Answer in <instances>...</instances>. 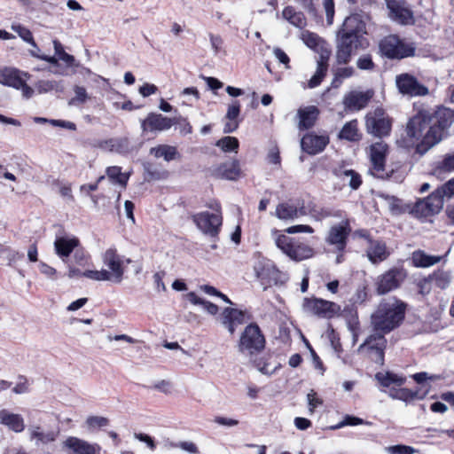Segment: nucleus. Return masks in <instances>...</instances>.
Instances as JSON below:
<instances>
[{"label": "nucleus", "mask_w": 454, "mask_h": 454, "mask_svg": "<svg viewBox=\"0 0 454 454\" xmlns=\"http://www.w3.org/2000/svg\"><path fill=\"white\" fill-rule=\"evenodd\" d=\"M192 221L203 233L215 238L219 234L223 218L221 214L205 211L193 215Z\"/></svg>", "instance_id": "f8f14e48"}, {"label": "nucleus", "mask_w": 454, "mask_h": 454, "mask_svg": "<svg viewBox=\"0 0 454 454\" xmlns=\"http://www.w3.org/2000/svg\"><path fill=\"white\" fill-rule=\"evenodd\" d=\"M327 67L328 64L326 60H324L323 57H321L320 60L317 61V67L315 74L309 81V88L317 87L321 83L323 78L326 74Z\"/></svg>", "instance_id": "ea45409f"}, {"label": "nucleus", "mask_w": 454, "mask_h": 454, "mask_svg": "<svg viewBox=\"0 0 454 454\" xmlns=\"http://www.w3.org/2000/svg\"><path fill=\"white\" fill-rule=\"evenodd\" d=\"M395 83L399 92L403 95L420 97L429 93L427 87L420 83L415 76L408 73L396 75Z\"/></svg>", "instance_id": "ddd939ff"}, {"label": "nucleus", "mask_w": 454, "mask_h": 454, "mask_svg": "<svg viewBox=\"0 0 454 454\" xmlns=\"http://www.w3.org/2000/svg\"><path fill=\"white\" fill-rule=\"evenodd\" d=\"M239 145V142L234 137H224L216 142V146L225 153L237 152Z\"/></svg>", "instance_id": "37998d69"}, {"label": "nucleus", "mask_w": 454, "mask_h": 454, "mask_svg": "<svg viewBox=\"0 0 454 454\" xmlns=\"http://www.w3.org/2000/svg\"><path fill=\"white\" fill-rule=\"evenodd\" d=\"M407 304L396 297L383 299L371 316V324L375 333L370 335L358 348L362 351L365 347L376 354L375 362L384 363V350L387 346L385 334L400 326L404 320Z\"/></svg>", "instance_id": "f03ea898"}, {"label": "nucleus", "mask_w": 454, "mask_h": 454, "mask_svg": "<svg viewBox=\"0 0 454 454\" xmlns=\"http://www.w3.org/2000/svg\"><path fill=\"white\" fill-rule=\"evenodd\" d=\"M265 347V338L260 327L251 323L248 325L242 333L239 342V349L241 353L253 356L260 353Z\"/></svg>", "instance_id": "0eeeda50"}, {"label": "nucleus", "mask_w": 454, "mask_h": 454, "mask_svg": "<svg viewBox=\"0 0 454 454\" xmlns=\"http://www.w3.org/2000/svg\"><path fill=\"white\" fill-rule=\"evenodd\" d=\"M64 447L71 450L74 454H100L101 448L97 443H90L74 436H69L64 442Z\"/></svg>", "instance_id": "aec40b11"}, {"label": "nucleus", "mask_w": 454, "mask_h": 454, "mask_svg": "<svg viewBox=\"0 0 454 454\" xmlns=\"http://www.w3.org/2000/svg\"><path fill=\"white\" fill-rule=\"evenodd\" d=\"M365 127L369 134L377 137L389 135L391 121L381 107H377L373 112L368 113L365 116Z\"/></svg>", "instance_id": "6e6552de"}, {"label": "nucleus", "mask_w": 454, "mask_h": 454, "mask_svg": "<svg viewBox=\"0 0 454 454\" xmlns=\"http://www.w3.org/2000/svg\"><path fill=\"white\" fill-rule=\"evenodd\" d=\"M110 143L109 152L127 154L131 151L130 143L127 137L110 138Z\"/></svg>", "instance_id": "4c0bfd02"}, {"label": "nucleus", "mask_w": 454, "mask_h": 454, "mask_svg": "<svg viewBox=\"0 0 454 454\" xmlns=\"http://www.w3.org/2000/svg\"><path fill=\"white\" fill-rule=\"evenodd\" d=\"M374 377L381 387V392H386L385 388L392 386L402 387L406 382V378L403 375H400L390 371L379 372Z\"/></svg>", "instance_id": "cd10ccee"}, {"label": "nucleus", "mask_w": 454, "mask_h": 454, "mask_svg": "<svg viewBox=\"0 0 454 454\" xmlns=\"http://www.w3.org/2000/svg\"><path fill=\"white\" fill-rule=\"evenodd\" d=\"M452 171H454V153L445 154L435 168V172L438 175L450 173Z\"/></svg>", "instance_id": "79ce46f5"}, {"label": "nucleus", "mask_w": 454, "mask_h": 454, "mask_svg": "<svg viewBox=\"0 0 454 454\" xmlns=\"http://www.w3.org/2000/svg\"><path fill=\"white\" fill-rule=\"evenodd\" d=\"M301 308L304 313L324 319L337 317L341 312L338 303L317 297H305Z\"/></svg>", "instance_id": "39448f33"}, {"label": "nucleus", "mask_w": 454, "mask_h": 454, "mask_svg": "<svg viewBox=\"0 0 454 454\" xmlns=\"http://www.w3.org/2000/svg\"><path fill=\"white\" fill-rule=\"evenodd\" d=\"M22 77L18 69L5 67L0 70V83L15 89L22 86Z\"/></svg>", "instance_id": "2f4dec72"}, {"label": "nucleus", "mask_w": 454, "mask_h": 454, "mask_svg": "<svg viewBox=\"0 0 454 454\" xmlns=\"http://www.w3.org/2000/svg\"><path fill=\"white\" fill-rule=\"evenodd\" d=\"M386 450L388 454H413L416 452L413 447L403 444L388 446Z\"/></svg>", "instance_id": "5fc2aeb1"}, {"label": "nucleus", "mask_w": 454, "mask_h": 454, "mask_svg": "<svg viewBox=\"0 0 454 454\" xmlns=\"http://www.w3.org/2000/svg\"><path fill=\"white\" fill-rule=\"evenodd\" d=\"M245 314L242 310L227 307L222 313V324L233 334L236 326L244 323Z\"/></svg>", "instance_id": "a878e982"}, {"label": "nucleus", "mask_w": 454, "mask_h": 454, "mask_svg": "<svg viewBox=\"0 0 454 454\" xmlns=\"http://www.w3.org/2000/svg\"><path fill=\"white\" fill-rule=\"evenodd\" d=\"M362 424H364V421L362 419L352 415H346L343 420L335 426L334 428H340L346 426H357Z\"/></svg>", "instance_id": "13d9d810"}, {"label": "nucleus", "mask_w": 454, "mask_h": 454, "mask_svg": "<svg viewBox=\"0 0 454 454\" xmlns=\"http://www.w3.org/2000/svg\"><path fill=\"white\" fill-rule=\"evenodd\" d=\"M440 261L441 256L428 255L422 250H416L411 254V262L415 267H430Z\"/></svg>", "instance_id": "72a5a7b5"}, {"label": "nucleus", "mask_w": 454, "mask_h": 454, "mask_svg": "<svg viewBox=\"0 0 454 454\" xmlns=\"http://www.w3.org/2000/svg\"><path fill=\"white\" fill-rule=\"evenodd\" d=\"M453 122L454 111L448 107L422 109L409 119L405 131L410 138L421 139L415 152L422 156L448 136Z\"/></svg>", "instance_id": "f257e3e1"}, {"label": "nucleus", "mask_w": 454, "mask_h": 454, "mask_svg": "<svg viewBox=\"0 0 454 454\" xmlns=\"http://www.w3.org/2000/svg\"><path fill=\"white\" fill-rule=\"evenodd\" d=\"M336 61L338 64H347L350 61L352 53L357 50L366 49L370 43L365 36H353L345 33H338Z\"/></svg>", "instance_id": "20e7f679"}, {"label": "nucleus", "mask_w": 454, "mask_h": 454, "mask_svg": "<svg viewBox=\"0 0 454 454\" xmlns=\"http://www.w3.org/2000/svg\"><path fill=\"white\" fill-rule=\"evenodd\" d=\"M174 124L173 121L160 114H149L147 118L142 122V129L146 130L149 129L151 131H162L169 129Z\"/></svg>", "instance_id": "5701e85b"}, {"label": "nucleus", "mask_w": 454, "mask_h": 454, "mask_svg": "<svg viewBox=\"0 0 454 454\" xmlns=\"http://www.w3.org/2000/svg\"><path fill=\"white\" fill-rule=\"evenodd\" d=\"M438 195H441V199L443 200L444 197L450 198L454 195V177L450 179L441 187L435 190Z\"/></svg>", "instance_id": "603ef678"}, {"label": "nucleus", "mask_w": 454, "mask_h": 454, "mask_svg": "<svg viewBox=\"0 0 454 454\" xmlns=\"http://www.w3.org/2000/svg\"><path fill=\"white\" fill-rule=\"evenodd\" d=\"M323 5L325 11L326 21L329 25L333 24L334 17V2L333 0H323Z\"/></svg>", "instance_id": "bf43d9fd"}, {"label": "nucleus", "mask_w": 454, "mask_h": 454, "mask_svg": "<svg viewBox=\"0 0 454 454\" xmlns=\"http://www.w3.org/2000/svg\"><path fill=\"white\" fill-rule=\"evenodd\" d=\"M74 91L75 93V96H74V98H73L70 100L69 104H71V105H74L76 103L82 104L87 100L88 95H87L86 89L84 87L76 85L74 88Z\"/></svg>", "instance_id": "6e6d98bb"}, {"label": "nucleus", "mask_w": 454, "mask_h": 454, "mask_svg": "<svg viewBox=\"0 0 454 454\" xmlns=\"http://www.w3.org/2000/svg\"><path fill=\"white\" fill-rule=\"evenodd\" d=\"M276 246L290 259L296 262L309 259L314 254V250L311 247L285 234L278 236Z\"/></svg>", "instance_id": "423d86ee"}, {"label": "nucleus", "mask_w": 454, "mask_h": 454, "mask_svg": "<svg viewBox=\"0 0 454 454\" xmlns=\"http://www.w3.org/2000/svg\"><path fill=\"white\" fill-rule=\"evenodd\" d=\"M387 8L394 22L403 26L414 24L413 12L405 0H387Z\"/></svg>", "instance_id": "9b49d317"}, {"label": "nucleus", "mask_w": 454, "mask_h": 454, "mask_svg": "<svg viewBox=\"0 0 454 454\" xmlns=\"http://www.w3.org/2000/svg\"><path fill=\"white\" fill-rule=\"evenodd\" d=\"M403 268L394 267L378 276L375 281L376 292L379 295L386 294L397 289L406 278Z\"/></svg>", "instance_id": "1a4fd4ad"}, {"label": "nucleus", "mask_w": 454, "mask_h": 454, "mask_svg": "<svg viewBox=\"0 0 454 454\" xmlns=\"http://www.w3.org/2000/svg\"><path fill=\"white\" fill-rule=\"evenodd\" d=\"M416 45L414 43H406L397 35H388L379 43V53L381 57L391 60L414 57Z\"/></svg>", "instance_id": "7ed1b4c3"}, {"label": "nucleus", "mask_w": 454, "mask_h": 454, "mask_svg": "<svg viewBox=\"0 0 454 454\" xmlns=\"http://www.w3.org/2000/svg\"><path fill=\"white\" fill-rule=\"evenodd\" d=\"M134 437L136 439H137L138 441L146 443V445L148 446V448L150 450H155V448H156L155 442H154L153 438L151 437L150 435L144 434V433H135Z\"/></svg>", "instance_id": "e2e57ef3"}, {"label": "nucleus", "mask_w": 454, "mask_h": 454, "mask_svg": "<svg viewBox=\"0 0 454 454\" xmlns=\"http://www.w3.org/2000/svg\"><path fill=\"white\" fill-rule=\"evenodd\" d=\"M356 67L360 70L372 71L376 65L371 54H363L356 60Z\"/></svg>", "instance_id": "8fccbe9b"}, {"label": "nucleus", "mask_w": 454, "mask_h": 454, "mask_svg": "<svg viewBox=\"0 0 454 454\" xmlns=\"http://www.w3.org/2000/svg\"><path fill=\"white\" fill-rule=\"evenodd\" d=\"M211 175L215 178L237 180L241 175L239 161L238 160H231L223 162L213 168Z\"/></svg>", "instance_id": "6ab92c4d"}, {"label": "nucleus", "mask_w": 454, "mask_h": 454, "mask_svg": "<svg viewBox=\"0 0 454 454\" xmlns=\"http://www.w3.org/2000/svg\"><path fill=\"white\" fill-rule=\"evenodd\" d=\"M370 246L366 251L368 259L372 263L385 261L389 253L387 251L386 243L382 240L369 239Z\"/></svg>", "instance_id": "c85d7f7f"}, {"label": "nucleus", "mask_w": 454, "mask_h": 454, "mask_svg": "<svg viewBox=\"0 0 454 454\" xmlns=\"http://www.w3.org/2000/svg\"><path fill=\"white\" fill-rule=\"evenodd\" d=\"M373 95L374 91L372 90H367L366 91L353 90L344 96L343 105L347 110L359 111L367 106Z\"/></svg>", "instance_id": "f3484780"}, {"label": "nucleus", "mask_w": 454, "mask_h": 454, "mask_svg": "<svg viewBox=\"0 0 454 454\" xmlns=\"http://www.w3.org/2000/svg\"><path fill=\"white\" fill-rule=\"evenodd\" d=\"M39 270L42 274L45 275L46 277L51 278V279H55L56 278V275H57V270L46 264L45 262H40L39 263Z\"/></svg>", "instance_id": "338daca9"}, {"label": "nucleus", "mask_w": 454, "mask_h": 454, "mask_svg": "<svg viewBox=\"0 0 454 454\" xmlns=\"http://www.w3.org/2000/svg\"><path fill=\"white\" fill-rule=\"evenodd\" d=\"M411 377L419 385L425 383L427 380H435L440 379L439 375H430L426 372H417L413 374Z\"/></svg>", "instance_id": "052dcab7"}, {"label": "nucleus", "mask_w": 454, "mask_h": 454, "mask_svg": "<svg viewBox=\"0 0 454 454\" xmlns=\"http://www.w3.org/2000/svg\"><path fill=\"white\" fill-rule=\"evenodd\" d=\"M443 202L441 195L433 192L424 200H419L413 206L411 213L417 217H427L435 215L442 208Z\"/></svg>", "instance_id": "2eb2a0df"}, {"label": "nucleus", "mask_w": 454, "mask_h": 454, "mask_svg": "<svg viewBox=\"0 0 454 454\" xmlns=\"http://www.w3.org/2000/svg\"><path fill=\"white\" fill-rule=\"evenodd\" d=\"M433 284V280L430 279V275L423 279L419 280L418 283V286L419 288V293L422 294H429L431 291V286Z\"/></svg>", "instance_id": "774afa93"}, {"label": "nucleus", "mask_w": 454, "mask_h": 454, "mask_svg": "<svg viewBox=\"0 0 454 454\" xmlns=\"http://www.w3.org/2000/svg\"><path fill=\"white\" fill-rule=\"evenodd\" d=\"M307 215V210L303 204L300 206L299 203L293 205L288 202H283L278 204L276 208L277 217L283 220L294 219L299 215Z\"/></svg>", "instance_id": "bb28decb"}, {"label": "nucleus", "mask_w": 454, "mask_h": 454, "mask_svg": "<svg viewBox=\"0 0 454 454\" xmlns=\"http://www.w3.org/2000/svg\"><path fill=\"white\" fill-rule=\"evenodd\" d=\"M254 271L256 278L263 286V290L282 282L280 280L281 272L270 260L259 259L254 265Z\"/></svg>", "instance_id": "9d476101"}, {"label": "nucleus", "mask_w": 454, "mask_h": 454, "mask_svg": "<svg viewBox=\"0 0 454 454\" xmlns=\"http://www.w3.org/2000/svg\"><path fill=\"white\" fill-rule=\"evenodd\" d=\"M286 231L289 234H294L299 232H306L312 233L314 231L313 228L309 225L305 224H298L288 227Z\"/></svg>", "instance_id": "69168bd1"}, {"label": "nucleus", "mask_w": 454, "mask_h": 454, "mask_svg": "<svg viewBox=\"0 0 454 454\" xmlns=\"http://www.w3.org/2000/svg\"><path fill=\"white\" fill-rule=\"evenodd\" d=\"M145 171V179L146 181L160 180L167 176V171L160 169L155 164L151 162H145L143 164Z\"/></svg>", "instance_id": "c9c22d12"}, {"label": "nucleus", "mask_w": 454, "mask_h": 454, "mask_svg": "<svg viewBox=\"0 0 454 454\" xmlns=\"http://www.w3.org/2000/svg\"><path fill=\"white\" fill-rule=\"evenodd\" d=\"M86 424L90 429L104 427L108 426L109 419L101 416H90L86 419Z\"/></svg>", "instance_id": "864d4df0"}, {"label": "nucleus", "mask_w": 454, "mask_h": 454, "mask_svg": "<svg viewBox=\"0 0 454 454\" xmlns=\"http://www.w3.org/2000/svg\"><path fill=\"white\" fill-rule=\"evenodd\" d=\"M83 277L97 280V281H110L112 280V275L111 273L106 270H85L82 273Z\"/></svg>", "instance_id": "49530a36"}, {"label": "nucleus", "mask_w": 454, "mask_h": 454, "mask_svg": "<svg viewBox=\"0 0 454 454\" xmlns=\"http://www.w3.org/2000/svg\"><path fill=\"white\" fill-rule=\"evenodd\" d=\"M106 175L114 183L125 187L129 180V175L121 173V168L112 166L106 168Z\"/></svg>", "instance_id": "a19ab883"}, {"label": "nucleus", "mask_w": 454, "mask_h": 454, "mask_svg": "<svg viewBox=\"0 0 454 454\" xmlns=\"http://www.w3.org/2000/svg\"><path fill=\"white\" fill-rule=\"evenodd\" d=\"M13 30L20 35V37L22 38L23 41L28 43L35 49L39 51L38 46H37V44L35 43V42L34 40L33 35H32L31 31L28 28H27V27H23L21 25H19L17 27H14Z\"/></svg>", "instance_id": "09e8293b"}, {"label": "nucleus", "mask_w": 454, "mask_h": 454, "mask_svg": "<svg viewBox=\"0 0 454 454\" xmlns=\"http://www.w3.org/2000/svg\"><path fill=\"white\" fill-rule=\"evenodd\" d=\"M0 256L6 259L9 262V264H12L21 257L17 251L11 247H4L2 244H0Z\"/></svg>", "instance_id": "3c124183"}, {"label": "nucleus", "mask_w": 454, "mask_h": 454, "mask_svg": "<svg viewBox=\"0 0 454 454\" xmlns=\"http://www.w3.org/2000/svg\"><path fill=\"white\" fill-rule=\"evenodd\" d=\"M150 153L154 155L156 158L162 157L166 161H171L178 156L176 148L168 145H160L158 146L152 147Z\"/></svg>", "instance_id": "f704fd0d"}, {"label": "nucleus", "mask_w": 454, "mask_h": 454, "mask_svg": "<svg viewBox=\"0 0 454 454\" xmlns=\"http://www.w3.org/2000/svg\"><path fill=\"white\" fill-rule=\"evenodd\" d=\"M319 110L315 106H309L298 110L299 124L298 128L301 130H305L312 128L318 117Z\"/></svg>", "instance_id": "c756f323"}, {"label": "nucleus", "mask_w": 454, "mask_h": 454, "mask_svg": "<svg viewBox=\"0 0 454 454\" xmlns=\"http://www.w3.org/2000/svg\"><path fill=\"white\" fill-rule=\"evenodd\" d=\"M387 153V145L383 142H377L370 146V158L372 170L379 178H390L391 174L385 171V162Z\"/></svg>", "instance_id": "4468645a"}, {"label": "nucleus", "mask_w": 454, "mask_h": 454, "mask_svg": "<svg viewBox=\"0 0 454 454\" xmlns=\"http://www.w3.org/2000/svg\"><path fill=\"white\" fill-rule=\"evenodd\" d=\"M351 232V227L348 219L338 224L333 225L325 239V241L334 246L339 252H343L347 246L348 237Z\"/></svg>", "instance_id": "dca6fc26"}, {"label": "nucleus", "mask_w": 454, "mask_h": 454, "mask_svg": "<svg viewBox=\"0 0 454 454\" xmlns=\"http://www.w3.org/2000/svg\"><path fill=\"white\" fill-rule=\"evenodd\" d=\"M0 424L14 433H21L25 429V422L22 416L11 412L6 409L0 411Z\"/></svg>", "instance_id": "393cba45"}, {"label": "nucleus", "mask_w": 454, "mask_h": 454, "mask_svg": "<svg viewBox=\"0 0 454 454\" xmlns=\"http://www.w3.org/2000/svg\"><path fill=\"white\" fill-rule=\"evenodd\" d=\"M415 395H416L412 393V390L406 387H399V395L396 400L408 403L414 400Z\"/></svg>", "instance_id": "680f3d73"}, {"label": "nucleus", "mask_w": 454, "mask_h": 454, "mask_svg": "<svg viewBox=\"0 0 454 454\" xmlns=\"http://www.w3.org/2000/svg\"><path fill=\"white\" fill-rule=\"evenodd\" d=\"M343 178H348V185L352 190H357L362 184L361 176L353 169L342 171Z\"/></svg>", "instance_id": "de8ad7c7"}, {"label": "nucleus", "mask_w": 454, "mask_h": 454, "mask_svg": "<svg viewBox=\"0 0 454 454\" xmlns=\"http://www.w3.org/2000/svg\"><path fill=\"white\" fill-rule=\"evenodd\" d=\"M328 143V137L307 134L301 138V146L305 153L315 155L321 153Z\"/></svg>", "instance_id": "412c9836"}, {"label": "nucleus", "mask_w": 454, "mask_h": 454, "mask_svg": "<svg viewBox=\"0 0 454 454\" xmlns=\"http://www.w3.org/2000/svg\"><path fill=\"white\" fill-rule=\"evenodd\" d=\"M189 301L194 305H202L205 310L210 315H216L218 313V306L211 301H206L199 297L194 292H190L187 294Z\"/></svg>", "instance_id": "e433bc0d"}, {"label": "nucleus", "mask_w": 454, "mask_h": 454, "mask_svg": "<svg viewBox=\"0 0 454 454\" xmlns=\"http://www.w3.org/2000/svg\"><path fill=\"white\" fill-rule=\"evenodd\" d=\"M240 114V104L239 101L234 100L231 105L229 106L225 119L228 121H237Z\"/></svg>", "instance_id": "4d7b16f0"}, {"label": "nucleus", "mask_w": 454, "mask_h": 454, "mask_svg": "<svg viewBox=\"0 0 454 454\" xmlns=\"http://www.w3.org/2000/svg\"><path fill=\"white\" fill-rule=\"evenodd\" d=\"M302 39L307 46L309 48H315L318 44V36L309 31L303 33Z\"/></svg>", "instance_id": "0e129e2a"}, {"label": "nucleus", "mask_w": 454, "mask_h": 454, "mask_svg": "<svg viewBox=\"0 0 454 454\" xmlns=\"http://www.w3.org/2000/svg\"><path fill=\"white\" fill-rule=\"evenodd\" d=\"M430 279L433 280V284L441 289L446 288L450 283V276L445 271H437L431 274Z\"/></svg>", "instance_id": "c03bdc74"}, {"label": "nucleus", "mask_w": 454, "mask_h": 454, "mask_svg": "<svg viewBox=\"0 0 454 454\" xmlns=\"http://www.w3.org/2000/svg\"><path fill=\"white\" fill-rule=\"evenodd\" d=\"M103 262L111 270L109 272L112 275V281L121 283L124 273L123 262L115 248H109L104 253Z\"/></svg>", "instance_id": "a211bd4d"}, {"label": "nucleus", "mask_w": 454, "mask_h": 454, "mask_svg": "<svg viewBox=\"0 0 454 454\" xmlns=\"http://www.w3.org/2000/svg\"><path fill=\"white\" fill-rule=\"evenodd\" d=\"M53 46L56 56L62 61H64L67 65L72 66L74 62V56L67 53L61 44V43L58 40L53 41Z\"/></svg>", "instance_id": "a18cd8bd"}, {"label": "nucleus", "mask_w": 454, "mask_h": 454, "mask_svg": "<svg viewBox=\"0 0 454 454\" xmlns=\"http://www.w3.org/2000/svg\"><path fill=\"white\" fill-rule=\"evenodd\" d=\"M282 16L290 24L298 27L303 28L307 25V20L302 12L296 11L294 7L289 5L284 8Z\"/></svg>", "instance_id": "473e14b6"}, {"label": "nucleus", "mask_w": 454, "mask_h": 454, "mask_svg": "<svg viewBox=\"0 0 454 454\" xmlns=\"http://www.w3.org/2000/svg\"><path fill=\"white\" fill-rule=\"evenodd\" d=\"M340 137L348 141H357L359 139L356 120L348 121L342 127Z\"/></svg>", "instance_id": "58836bf2"}, {"label": "nucleus", "mask_w": 454, "mask_h": 454, "mask_svg": "<svg viewBox=\"0 0 454 454\" xmlns=\"http://www.w3.org/2000/svg\"><path fill=\"white\" fill-rule=\"evenodd\" d=\"M30 440H35V445L49 444L56 441L59 431H43L40 426H32L28 428Z\"/></svg>", "instance_id": "7c9ffc66"}, {"label": "nucleus", "mask_w": 454, "mask_h": 454, "mask_svg": "<svg viewBox=\"0 0 454 454\" xmlns=\"http://www.w3.org/2000/svg\"><path fill=\"white\" fill-rule=\"evenodd\" d=\"M80 242L76 237H57L54 241L55 253L66 262L72 252L79 246Z\"/></svg>", "instance_id": "b1692460"}, {"label": "nucleus", "mask_w": 454, "mask_h": 454, "mask_svg": "<svg viewBox=\"0 0 454 454\" xmlns=\"http://www.w3.org/2000/svg\"><path fill=\"white\" fill-rule=\"evenodd\" d=\"M353 36H365L367 34L366 24L360 14H352L347 17L339 31Z\"/></svg>", "instance_id": "4be33fe9"}]
</instances>
